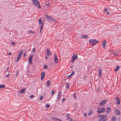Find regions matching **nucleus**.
<instances>
[{"label": "nucleus", "instance_id": "obj_1", "mask_svg": "<svg viewBox=\"0 0 121 121\" xmlns=\"http://www.w3.org/2000/svg\"><path fill=\"white\" fill-rule=\"evenodd\" d=\"M107 114H104L100 117L99 120L98 121H106L107 119Z\"/></svg>", "mask_w": 121, "mask_h": 121}, {"label": "nucleus", "instance_id": "obj_2", "mask_svg": "<svg viewBox=\"0 0 121 121\" xmlns=\"http://www.w3.org/2000/svg\"><path fill=\"white\" fill-rule=\"evenodd\" d=\"M99 42L98 41H96L95 39H90L89 40V43L92 45H94Z\"/></svg>", "mask_w": 121, "mask_h": 121}, {"label": "nucleus", "instance_id": "obj_3", "mask_svg": "<svg viewBox=\"0 0 121 121\" xmlns=\"http://www.w3.org/2000/svg\"><path fill=\"white\" fill-rule=\"evenodd\" d=\"M32 1L34 4L39 8H40V6L39 2L37 0H32Z\"/></svg>", "mask_w": 121, "mask_h": 121}, {"label": "nucleus", "instance_id": "obj_4", "mask_svg": "<svg viewBox=\"0 0 121 121\" xmlns=\"http://www.w3.org/2000/svg\"><path fill=\"white\" fill-rule=\"evenodd\" d=\"M105 108H98L97 111V112L98 113H101L102 112H104L105 110Z\"/></svg>", "mask_w": 121, "mask_h": 121}, {"label": "nucleus", "instance_id": "obj_5", "mask_svg": "<svg viewBox=\"0 0 121 121\" xmlns=\"http://www.w3.org/2000/svg\"><path fill=\"white\" fill-rule=\"evenodd\" d=\"M23 52V50H21L20 51L16 60L17 62L18 61L20 58H21V56L22 55Z\"/></svg>", "mask_w": 121, "mask_h": 121}, {"label": "nucleus", "instance_id": "obj_6", "mask_svg": "<svg viewBox=\"0 0 121 121\" xmlns=\"http://www.w3.org/2000/svg\"><path fill=\"white\" fill-rule=\"evenodd\" d=\"M78 56L76 54L74 53L72 57L71 60V62H74V60H75L77 57Z\"/></svg>", "mask_w": 121, "mask_h": 121}, {"label": "nucleus", "instance_id": "obj_7", "mask_svg": "<svg viewBox=\"0 0 121 121\" xmlns=\"http://www.w3.org/2000/svg\"><path fill=\"white\" fill-rule=\"evenodd\" d=\"M46 18L47 19L49 20H51L52 21H56V20L53 17L49 16L48 15H46Z\"/></svg>", "mask_w": 121, "mask_h": 121}, {"label": "nucleus", "instance_id": "obj_8", "mask_svg": "<svg viewBox=\"0 0 121 121\" xmlns=\"http://www.w3.org/2000/svg\"><path fill=\"white\" fill-rule=\"evenodd\" d=\"M115 99L116 101V104L117 105H119L120 104V99L118 97H117L115 98Z\"/></svg>", "mask_w": 121, "mask_h": 121}, {"label": "nucleus", "instance_id": "obj_9", "mask_svg": "<svg viewBox=\"0 0 121 121\" xmlns=\"http://www.w3.org/2000/svg\"><path fill=\"white\" fill-rule=\"evenodd\" d=\"M107 102V101L106 100H104L99 103V105L101 106H103L104 104L106 103Z\"/></svg>", "mask_w": 121, "mask_h": 121}, {"label": "nucleus", "instance_id": "obj_10", "mask_svg": "<svg viewBox=\"0 0 121 121\" xmlns=\"http://www.w3.org/2000/svg\"><path fill=\"white\" fill-rule=\"evenodd\" d=\"M54 59L55 62V63H56L58 62V59L56 54V53H55L54 54Z\"/></svg>", "mask_w": 121, "mask_h": 121}, {"label": "nucleus", "instance_id": "obj_11", "mask_svg": "<svg viewBox=\"0 0 121 121\" xmlns=\"http://www.w3.org/2000/svg\"><path fill=\"white\" fill-rule=\"evenodd\" d=\"M33 55H31L29 58L28 61L30 64L31 65L32 62V58Z\"/></svg>", "mask_w": 121, "mask_h": 121}, {"label": "nucleus", "instance_id": "obj_12", "mask_svg": "<svg viewBox=\"0 0 121 121\" xmlns=\"http://www.w3.org/2000/svg\"><path fill=\"white\" fill-rule=\"evenodd\" d=\"M61 95V92L60 91H59L58 93V95L57 96V101H58L59 99L60 98V97Z\"/></svg>", "mask_w": 121, "mask_h": 121}, {"label": "nucleus", "instance_id": "obj_13", "mask_svg": "<svg viewBox=\"0 0 121 121\" xmlns=\"http://www.w3.org/2000/svg\"><path fill=\"white\" fill-rule=\"evenodd\" d=\"M45 74L44 72H43L41 74V80H43V79Z\"/></svg>", "mask_w": 121, "mask_h": 121}, {"label": "nucleus", "instance_id": "obj_14", "mask_svg": "<svg viewBox=\"0 0 121 121\" xmlns=\"http://www.w3.org/2000/svg\"><path fill=\"white\" fill-rule=\"evenodd\" d=\"M115 111L116 114L117 115H119L120 114V112L118 109H116Z\"/></svg>", "mask_w": 121, "mask_h": 121}, {"label": "nucleus", "instance_id": "obj_15", "mask_svg": "<svg viewBox=\"0 0 121 121\" xmlns=\"http://www.w3.org/2000/svg\"><path fill=\"white\" fill-rule=\"evenodd\" d=\"M106 41L105 40H104L102 43V46L104 48H105L106 45Z\"/></svg>", "mask_w": 121, "mask_h": 121}, {"label": "nucleus", "instance_id": "obj_16", "mask_svg": "<svg viewBox=\"0 0 121 121\" xmlns=\"http://www.w3.org/2000/svg\"><path fill=\"white\" fill-rule=\"evenodd\" d=\"M26 91V89L24 88L22 89L19 92L20 93H22Z\"/></svg>", "mask_w": 121, "mask_h": 121}, {"label": "nucleus", "instance_id": "obj_17", "mask_svg": "<svg viewBox=\"0 0 121 121\" xmlns=\"http://www.w3.org/2000/svg\"><path fill=\"white\" fill-rule=\"evenodd\" d=\"M99 77L101 78V70L100 69H99Z\"/></svg>", "mask_w": 121, "mask_h": 121}, {"label": "nucleus", "instance_id": "obj_18", "mask_svg": "<svg viewBox=\"0 0 121 121\" xmlns=\"http://www.w3.org/2000/svg\"><path fill=\"white\" fill-rule=\"evenodd\" d=\"M111 110V108H109L108 107L106 111V112L107 113H109Z\"/></svg>", "mask_w": 121, "mask_h": 121}, {"label": "nucleus", "instance_id": "obj_19", "mask_svg": "<svg viewBox=\"0 0 121 121\" xmlns=\"http://www.w3.org/2000/svg\"><path fill=\"white\" fill-rule=\"evenodd\" d=\"M47 53L46 54L47 55H50L51 54V52L49 51V49H47Z\"/></svg>", "mask_w": 121, "mask_h": 121}, {"label": "nucleus", "instance_id": "obj_20", "mask_svg": "<svg viewBox=\"0 0 121 121\" xmlns=\"http://www.w3.org/2000/svg\"><path fill=\"white\" fill-rule=\"evenodd\" d=\"M117 118L115 116L112 117L111 118L112 121H115L117 120Z\"/></svg>", "mask_w": 121, "mask_h": 121}, {"label": "nucleus", "instance_id": "obj_21", "mask_svg": "<svg viewBox=\"0 0 121 121\" xmlns=\"http://www.w3.org/2000/svg\"><path fill=\"white\" fill-rule=\"evenodd\" d=\"M93 113V111L92 110H91L89 112V113L88 115L89 116L91 115Z\"/></svg>", "mask_w": 121, "mask_h": 121}, {"label": "nucleus", "instance_id": "obj_22", "mask_svg": "<svg viewBox=\"0 0 121 121\" xmlns=\"http://www.w3.org/2000/svg\"><path fill=\"white\" fill-rule=\"evenodd\" d=\"M89 37V36L87 35H83L81 37L82 38H84L85 39L88 38Z\"/></svg>", "mask_w": 121, "mask_h": 121}, {"label": "nucleus", "instance_id": "obj_23", "mask_svg": "<svg viewBox=\"0 0 121 121\" xmlns=\"http://www.w3.org/2000/svg\"><path fill=\"white\" fill-rule=\"evenodd\" d=\"M52 119L55 120V121H57L58 120H59H59L60 119H58V118H55V117H52Z\"/></svg>", "mask_w": 121, "mask_h": 121}, {"label": "nucleus", "instance_id": "obj_24", "mask_svg": "<svg viewBox=\"0 0 121 121\" xmlns=\"http://www.w3.org/2000/svg\"><path fill=\"white\" fill-rule=\"evenodd\" d=\"M39 24H42V21L41 18H40L39 20Z\"/></svg>", "mask_w": 121, "mask_h": 121}, {"label": "nucleus", "instance_id": "obj_25", "mask_svg": "<svg viewBox=\"0 0 121 121\" xmlns=\"http://www.w3.org/2000/svg\"><path fill=\"white\" fill-rule=\"evenodd\" d=\"M120 66H119L118 65L116 67V69H115V71H118L119 69V68H120Z\"/></svg>", "mask_w": 121, "mask_h": 121}, {"label": "nucleus", "instance_id": "obj_26", "mask_svg": "<svg viewBox=\"0 0 121 121\" xmlns=\"http://www.w3.org/2000/svg\"><path fill=\"white\" fill-rule=\"evenodd\" d=\"M5 87V86L4 85H0V88L1 89L4 88Z\"/></svg>", "mask_w": 121, "mask_h": 121}, {"label": "nucleus", "instance_id": "obj_27", "mask_svg": "<svg viewBox=\"0 0 121 121\" xmlns=\"http://www.w3.org/2000/svg\"><path fill=\"white\" fill-rule=\"evenodd\" d=\"M69 116H70V115L69 114H66V118H67L68 120H69V118H70V117H69Z\"/></svg>", "mask_w": 121, "mask_h": 121}, {"label": "nucleus", "instance_id": "obj_28", "mask_svg": "<svg viewBox=\"0 0 121 121\" xmlns=\"http://www.w3.org/2000/svg\"><path fill=\"white\" fill-rule=\"evenodd\" d=\"M43 26V23L41 24V26L40 28V30H42Z\"/></svg>", "mask_w": 121, "mask_h": 121}, {"label": "nucleus", "instance_id": "obj_29", "mask_svg": "<svg viewBox=\"0 0 121 121\" xmlns=\"http://www.w3.org/2000/svg\"><path fill=\"white\" fill-rule=\"evenodd\" d=\"M50 83L49 81H48L47 82V85L48 86H50Z\"/></svg>", "mask_w": 121, "mask_h": 121}, {"label": "nucleus", "instance_id": "obj_30", "mask_svg": "<svg viewBox=\"0 0 121 121\" xmlns=\"http://www.w3.org/2000/svg\"><path fill=\"white\" fill-rule=\"evenodd\" d=\"M55 92V90H52V91L51 95H53L54 94Z\"/></svg>", "mask_w": 121, "mask_h": 121}, {"label": "nucleus", "instance_id": "obj_31", "mask_svg": "<svg viewBox=\"0 0 121 121\" xmlns=\"http://www.w3.org/2000/svg\"><path fill=\"white\" fill-rule=\"evenodd\" d=\"M48 66L46 65H43V67L45 69H47L48 68Z\"/></svg>", "mask_w": 121, "mask_h": 121}, {"label": "nucleus", "instance_id": "obj_32", "mask_svg": "<svg viewBox=\"0 0 121 121\" xmlns=\"http://www.w3.org/2000/svg\"><path fill=\"white\" fill-rule=\"evenodd\" d=\"M66 87L67 89H68L69 87V84L68 82H67V83L66 86Z\"/></svg>", "mask_w": 121, "mask_h": 121}, {"label": "nucleus", "instance_id": "obj_33", "mask_svg": "<svg viewBox=\"0 0 121 121\" xmlns=\"http://www.w3.org/2000/svg\"><path fill=\"white\" fill-rule=\"evenodd\" d=\"M11 44L12 45H15V42H11Z\"/></svg>", "mask_w": 121, "mask_h": 121}, {"label": "nucleus", "instance_id": "obj_34", "mask_svg": "<svg viewBox=\"0 0 121 121\" xmlns=\"http://www.w3.org/2000/svg\"><path fill=\"white\" fill-rule=\"evenodd\" d=\"M74 74H75V72L72 71L71 75L72 76V75Z\"/></svg>", "mask_w": 121, "mask_h": 121}, {"label": "nucleus", "instance_id": "obj_35", "mask_svg": "<svg viewBox=\"0 0 121 121\" xmlns=\"http://www.w3.org/2000/svg\"><path fill=\"white\" fill-rule=\"evenodd\" d=\"M35 48H33V50H32V52H35Z\"/></svg>", "mask_w": 121, "mask_h": 121}, {"label": "nucleus", "instance_id": "obj_36", "mask_svg": "<svg viewBox=\"0 0 121 121\" xmlns=\"http://www.w3.org/2000/svg\"><path fill=\"white\" fill-rule=\"evenodd\" d=\"M73 97H74V98H76V93H75L73 94Z\"/></svg>", "mask_w": 121, "mask_h": 121}, {"label": "nucleus", "instance_id": "obj_37", "mask_svg": "<svg viewBox=\"0 0 121 121\" xmlns=\"http://www.w3.org/2000/svg\"><path fill=\"white\" fill-rule=\"evenodd\" d=\"M29 32V33H34V32L33 31H28Z\"/></svg>", "mask_w": 121, "mask_h": 121}, {"label": "nucleus", "instance_id": "obj_38", "mask_svg": "<svg viewBox=\"0 0 121 121\" xmlns=\"http://www.w3.org/2000/svg\"><path fill=\"white\" fill-rule=\"evenodd\" d=\"M43 96H41L40 98V99H39L40 100H42L43 99Z\"/></svg>", "mask_w": 121, "mask_h": 121}, {"label": "nucleus", "instance_id": "obj_39", "mask_svg": "<svg viewBox=\"0 0 121 121\" xmlns=\"http://www.w3.org/2000/svg\"><path fill=\"white\" fill-rule=\"evenodd\" d=\"M34 97V96L33 95H31L30 96V97L31 98H33Z\"/></svg>", "mask_w": 121, "mask_h": 121}, {"label": "nucleus", "instance_id": "obj_40", "mask_svg": "<svg viewBox=\"0 0 121 121\" xmlns=\"http://www.w3.org/2000/svg\"><path fill=\"white\" fill-rule=\"evenodd\" d=\"M46 107L47 108H48L49 107V105L48 104H47L46 105Z\"/></svg>", "mask_w": 121, "mask_h": 121}, {"label": "nucleus", "instance_id": "obj_41", "mask_svg": "<svg viewBox=\"0 0 121 121\" xmlns=\"http://www.w3.org/2000/svg\"><path fill=\"white\" fill-rule=\"evenodd\" d=\"M87 115V114L86 113H85L84 114V117H86V116Z\"/></svg>", "mask_w": 121, "mask_h": 121}, {"label": "nucleus", "instance_id": "obj_42", "mask_svg": "<svg viewBox=\"0 0 121 121\" xmlns=\"http://www.w3.org/2000/svg\"><path fill=\"white\" fill-rule=\"evenodd\" d=\"M9 74H7L5 76V77L6 78H8V77L9 76Z\"/></svg>", "mask_w": 121, "mask_h": 121}, {"label": "nucleus", "instance_id": "obj_43", "mask_svg": "<svg viewBox=\"0 0 121 121\" xmlns=\"http://www.w3.org/2000/svg\"><path fill=\"white\" fill-rule=\"evenodd\" d=\"M97 90L98 91H99L100 90V88L99 87H98L97 89Z\"/></svg>", "mask_w": 121, "mask_h": 121}, {"label": "nucleus", "instance_id": "obj_44", "mask_svg": "<svg viewBox=\"0 0 121 121\" xmlns=\"http://www.w3.org/2000/svg\"><path fill=\"white\" fill-rule=\"evenodd\" d=\"M103 115H97V117H101Z\"/></svg>", "mask_w": 121, "mask_h": 121}, {"label": "nucleus", "instance_id": "obj_45", "mask_svg": "<svg viewBox=\"0 0 121 121\" xmlns=\"http://www.w3.org/2000/svg\"><path fill=\"white\" fill-rule=\"evenodd\" d=\"M108 9L107 8H106L104 9V11H108Z\"/></svg>", "mask_w": 121, "mask_h": 121}, {"label": "nucleus", "instance_id": "obj_46", "mask_svg": "<svg viewBox=\"0 0 121 121\" xmlns=\"http://www.w3.org/2000/svg\"><path fill=\"white\" fill-rule=\"evenodd\" d=\"M68 78H69L70 77H71V75H69L68 76Z\"/></svg>", "mask_w": 121, "mask_h": 121}, {"label": "nucleus", "instance_id": "obj_47", "mask_svg": "<svg viewBox=\"0 0 121 121\" xmlns=\"http://www.w3.org/2000/svg\"><path fill=\"white\" fill-rule=\"evenodd\" d=\"M65 98H64L63 99H62V101L63 102H64L65 101Z\"/></svg>", "mask_w": 121, "mask_h": 121}, {"label": "nucleus", "instance_id": "obj_48", "mask_svg": "<svg viewBox=\"0 0 121 121\" xmlns=\"http://www.w3.org/2000/svg\"><path fill=\"white\" fill-rule=\"evenodd\" d=\"M42 30H40V31H39V33H40V34H41L42 33Z\"/></svg>", "mask_w": 121, "mask_h": 121}, {"label": "nucleus", "instance_id": "obj_49", "mask_svg": "<svg viewBox=\"0 0 121 121\" xmlns=\"http://www.w3.org/2000/svg\"><path fill=\"white\" fill-rule=\"evenodd\" d=\"M69 121H73L72 119H70V120H69Z\"/></svg>", "mask_w": 121, "mask_h": 121}, {"label": "nucleus", "instance_id": "obj_50", "mask_svg": "<svg viewBox=\"0 0 121 121\" xmlns=\"http://www.w3.org/2000/svg\"><path fill=\"white\" fill-rule=\"evenodd\" d=\"M17 74H16V75L17 76L19 74V73H18V71H17Z\"/></svg>", "mask_w": 121, "mask_h": 121}, {"label": "nucleus", "instance_id": "obj_51", "mask_svg": "<svg viewBox=\"0 0 121 121\" xmlns=\"http://www.w3.org/2000/svg\"><path fill=\"white\" fill-rule=\"evenodd\" d=\"M114 55H117V54L116 53H114Z\"/></svg>", "mask_w": 121, "mask_h": 121}, {"label": "nucleus", "instance_id": "obj_52", "mask_svg": "<svg viewBox=\"0 0 121 121\" xmlns=\"http://www.w3.org/2000/svg\"><path fill=\"white\" fill-rule=\"evenodd\" d=\"M11 52H9L8 53V55H11Z\"/></svg>", "mask_w": 121, "mask_h": 121}, {"label": "nucleus", "instance_id": "obj_53", "mask_svg": "<svg viewBox=\"0 0 121 121\" xmlns=\"http://www.w3.org/2000/svg\"><path fill=\"white\" fill-rule=\"evenodd\" d=\"M45 58L46 60H47V59H48V58L46 56H45Z\"/></svg>", "mask_w": 121, "mask_h": 121}, {"label": "nucleus", "instance_id": "obj_54", "mask_svg": "<svg viewBox=\"0 0 121 121\" xmlns=\"http://www.w3.org/2000/svg\"><path fill=\"white\" fill-rule=\"evenodd\" d=\"M110 13L109 12H107V14H109Z\"/></svg>", "mask_w": 121, "mask_h": 121}, {"label": "nucleus", "instance_id": "obj_55", "mask_svg": "<svg viewBox=\"0 0 121 121\" xmlns=\"http://www.w3.org/2000/svg\"><path fill=\"white\" fill-rule=\"evenodd\" d=\"M24 57H25L26 56V53H25V54H24Z\"/></svg>", "mask_w": 121, "mask_h": 121}, {"label": "nucleus", "instance_id": "obj_56", "mask_svg": "<svg viewBox=\"0 0 121 121\" xmlns=\"http://www.w3.org/2000/svg\"><path fill=\"white\" fill-rule=\"evenodd\" d=\"M47 6H48V7H49V3H48V4H47Z\"/></svg>", "mask_w": 121, "mask_h": 121}, {"label": "nucleus", "instance_id": "obj_57", "mask_svg": "<svg viewBox=\"0 0 121 121\" xmlns=\"http://www.w3.org/2000/svg\"><path fill=\"white\" fill-rule=\"evenodd\" d=\"M115 26H113V29H114V28H115Z\"/></svg>", "mask_w": 121, "mask_h": 121}, {"label": "nucleus", "instance_id": "obj_58", "mask_svg": "<svg viewBox=\"0 0 121 121\" xmlns=\"http://www.w3.org/2000/svg\"><path fill=\"white\" fill-rule=\"evenodd\" d=\"M8 69H9V67H8V68H7V70H8Z\"/></svg>", "mask_w": 121, "mask_h": 121}, {"label": "nucleus", "instance_id": "obj_59", "mask_svg": "<svg viewBox=\"0 0 121 121\" xmlns=\"http://www.w3.org/2000/svg\"><path fill=\"white\" fill-rule=\"evenodd\" d=\"M59 121H62L61 120H60V119H59Z\"/></svg>", "mask_w": 121, "mask_h": 121}, {"label": "nucleus", "instance_id": "obj_60", "mask_svg": "<svg viewBox=\"0 0 121 121\" xmlns=\"http://www.w3.org/2000/svg\"><path fill=\"white\" fill-rule=\"evenodd\" d=\"M72 67V66H71L70 67V68H71Z\"/></svg>", "mask_w": 121, "mask_h": 121}, {"label": "nucleus", "instance_id": "obj_61", "mask_svg": "<svg viewBox=\"0 0 121 121\" xmlns=\"http://www.w3.org/2000/svg\"><path fill=\"white\" fill-rule=\"evenodd\" d=\"M120 11H121V9H120Z\"/></svg>", "mask_w": 121, "mask_h": 121}]
</instances>
